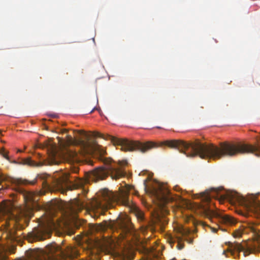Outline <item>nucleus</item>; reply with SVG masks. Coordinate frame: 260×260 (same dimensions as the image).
Instances as JSON below:
<instances>
[{
    "label": "nucleus",
    "instance_id": "1",
    "mask_svg": "<svg viewBox=\"0 0 260 260\" xmlns=\"http://www.w3.org/2000/svg\"><path fill=\"white\" fill-rule=\"evenodd\" d=\"M94 137L102 138L104 139H110L114 145L120 146V149L123 151H139L145 153L147 151L158 147L165 145L169 147L177 149L180 152L184 153L187 157L199 156V141L187 143L181 140H166L160 142L148 141L141 143L138 141H130L126 139H118L110 135L106 137L98 132L93 133Z\"/></svg>",
    "mask_w": 260,
    "mask_h": 260
},
{
    "label": "nucleus",
    "instance_id": "2",
    "mask_svg": "<svg viewBox=\"0 0 260 260\" xmlns=\"http://www.w3.org/2000/svg\"><path fill=\"white\" fill-rule=\"evenodd\" d=\"M133 190L135 192L134 193L136 194L134 186L126 184L124 186L119 188L117 193L105 189L102 191V197L100 199H93L89 202L88 208L94 212L102 214L104 210L113 207V204L116 203L127 207L131 211H136L138 218L142 220L143 213L137 210L135 205L129 199V195Z\"/></svg>",
    "mask_w": 260,
    "mask_h": 260
},
{
    "label": "nucleus",
    "instance_id": "3",
    "mask_svg": "<svg viewBox=\"0 0 260 260\" xmlns=\"http://www.w3.org/2000/svg\"><path fill=\"white\" fill-rule=\"evenodd\" d=\"M105 166L95 168L86 174L88 181L97 182L104 180L109 175L113 179H117L125 175V173L121 168L115 166L113 164V160L110 158L101 157Z\"/></svg>",
    "mask_w": 260,
    "mask_h": 260
},
{
    "label": "nucleus",
    "instance_id": "4",
    "mask_svg": "<svg viewBox=\"0 0 260 260\" xmlns=\"http://www.w3.org/2000/svg\"><path fill=\"white\" fill-rule=\"evenodd\" d=\"M219 189L218 188H212L206 190L205 192L200 193L201 198L203 201L206 203L205 205L200 206L201 212L205 217L211 219L213 217L218 218L221 223L227 225H232L236 223V220L233 217L228 215H221L217 211L212 210L208 205L212 198H216Z\"/></svg>",
    "mask_w": 260,
    "mask_h": 260
},
{
    "label": "nucleus",
    "instance_id": "5",
    "mask_svg": "<svg viewBox=\"0 0 260 260\" xmlns=\"http://www.w3.org/2000/svg\"><path fill=\"white\" fill-rule=\"evenodd\" d=\"M251 231L255 235V241L251 245H243L238 242H226L228 246V251L231 252L232 255H234V251H237L239 253L241 251L244 252V256H247L251 253L260 252V235L257 230L254 228H251Z\"/></svg>",
    "mask_w": 260,
    "mask_h": 260
},
{
    "label": "nucleus",
    "instance_id": "6",
    "mask_svg": "<svg viewBox=\"0 0 260 260\" xmlns=\"http://www.w3.org/2000/svg\"><path fill=\"white\" fill-rule=\"evenodd\" d=\"M39 224L41 226L40 229H37L31 234L34 240H43L45 238L44 236L48 234L52 228L55 226V221L50 215L42 216L40 219Z\"/></svg>",
    "mask_w": 260,
    "mask_h": 260
},
{
    "label": "nucleus",
    "instance_id": "7",
    "mask_svg": "<svg viewBox=\"0 0 260 260\" xmlns=\"http://www.w3.org/2000/svg\"><path fill=\"white\" fill-rule=\"evenodd\" d=\"M105 228H110L113 231L120 232V235L122 237L124 235L130 233L132 230V224L127 218H119L116 221L110 222L105 221Z\"/></svg>",
    "mask_w": 260,
    "mask_h": 260
},
{
    "label": "nucleus",
    "instance_id": "8",
    "mask_svg": "<svg viewBox=\"0 0 260 260\" xmlns=\"http://www.w3.org/2000/svg\"><path fill=\"white\" fill-rule=\"evenodd\" d=\"M71 182L69 177L67 175L61 178L56 179L52 186L48 183H46V185L51 191H60L64 193L67 190L72 189Z\"/></svg>",
    "mask_w": 260,
    "mask_h": 260
},
{
    "label": "nucleus",
    "instance_id": "9",
    "mask_svg": "<svg viewBox=\"0 0 260 260\" xmlns=\"http://www.w3.org/2000/svg\"><path fill=\"white\" fill-rule=\"evenodd\" d=\"M144 185L146 192L152 194L158 200L163 202H167L172 199L170 196V191L167 189H164L161 187L148 188L146 184V180H144Z\"/></svg>",
    "mask_w": 260,
    "mask_h": 260
},
{
    "label": "nucleus",
    "instance_id": "10",
    "mask_svg": "<svg viewBox=\"0 0 260 260\" xmlns=\"http://www.w3.org/2000/svg\"><path fill=\"white\" fill-rule=\"evenodd\" d=\"M233 200L239 205L244 206L256 212H260V202L256 199L247 200L242 195L236 193L233 195Z\"/></svg>",
    "mask_w": 260,
    "mask_h": 260
},
{
    "label": "nucleus",
    "instance_id": "11",
    "mask_svg": "<svg viewBox=\"0 0 260 260\" xmlns=\"http://www.w3.org/2000/svg\"><path fill=\"white\" fill-rule=\"evenodd\" d=\"M50 252L52 254L57 253V254L60 255L62 258L69 257L73 258L78 255V252L75 248L67 246L65 249H63L56 244L52 246Z\"/></svg>",
    "mask_w": 260,
    "mask_h": 260
},
{
    "label": "nucleus",
    "instance_id": "12",
    "mask_svg": "<svg viewBox=\"0 0 260 260\" xmlns=\"http://www.w3.org/2000/svg\"><path fill=\"white\" fill-rule=\"evenodd\" d=\"M24 225L16 221L14 222L12 227L8 225L5 228V231L3 233V236L10 240L11 241H14L21 234L17 233L18 231H21L24 229Z\"/></svg>",
    "mask_w": 260,
    "mask_h": 260
},
{
    "label": "nucleus",
    "instance_id": "13",
    "mask_svg": "<svg viewBox=\"0 0 260 260\" xmlns=\"http://www.w3.org/2000/svg\"><path fill=\"white\" fill-rule=\"evenodd\" d=\"M84 135L86 140L80 139L78 140V144L84 150L85 152L89 153L92 151H96L100 147L95 140H90L89 136L84 132L82 133Z\"/></svg>",
    "mask_w": 260,
    "mask_h": 260
},
{
    "label": "nucleus",
    "instance_id": "14",
    "mask_svg": "<svg viewBox=\"0 0 260 260\" xmlns=\"http://www.w3.org/2000/svg\"><path fill=\"white\" fill-rule=\"evenodd\" d=\"M62 157L64 161L70 164H78L82 161L83 154L71 149H66L62 152Z\"/></svg>",
    "mask_w": 260,
    "mask_h": 260
},
{
    "label": "nucleus",
    "instance_id": "15",
    "mask_svg": "<svg viewBox=\"0 0 260 260\" xmlns=\"http://www.w3.org/2000/svg\"><path fill=\"white\" fill-rule=\"evenodd\" d=\"M35 156L36 159L40 160L39 162L32 160L30 157H27L20 159L19 161L14 160L12 162L35 167H42L45 164V160L44 159H42V155L40 153H37L35 154Z\"/></svg>",
    "mask_w": 260,
    "mask_h": 260
},
{
    "label": "nucleus",
    "instance_id": "16",
    "mask_svg": "<svg viewBox=\"0 0 260 260\" xmlns=\"http://www.w3.org/2000/svg\"><path fill=\"white\" fill-rule=\"evenodd\" d=\"M19 260H51L50 257L43 251L30 250L27 252L25 258Z\"/></svg>",
    "mask_w": 260,
    "mask_h": 260
},
{
    "label": "nucleus",
    "instance_id": "17",
    "mask_svg": "<svg viewBox=\"0 0 260 260\" xmlns=\"http://www.w3.org/2000/svg\"><path fill=\"white\" fill-rule=\"evenodd\" d=\"M167 241L172 247L174 245V243L177 241V248L179 250L182 249L184 247V243L182 242V239L179 237H177L175 238L171 236H169L167 238Z\"/></svg>",
    "mask_w": 260,
    "mask_h": 260
},
{
    "label": "nucleus",
    "instance_id": "18",
    "mask_svg": "<svg viewBox=\"0 0 260 260\" xmlns=\"http://www.w3.org/2000/svg\"><path fill=\"white\" fill-rule=\"evenodd\" d=\"M168 220L165 216L157 214L153 219V222L155 225L159 226L161 229L165 228L168 223Z\"/></svg>",
    "mask_w": 260,
    "mask_h": 260
},
{
    "label": "nucleus",
    "instance_id": "19",
    "mask_svg": "<svg viewBox=\"0 0 260 260\" xmlns=\"http://www.w3.org/2000/svg\"><path fill=\"white\" fill-rule=\"evenodd\" d=\"M19 191L22 194L24 199L27 202H34L35 193L31 191H26L20 187H18Z\"/></svg>",
    "mask_w": 260,
    "mask_h": 260
},
{
    "label": "nucleus",
    "instance_id": "20",
    "mask_svg": "<svg viewBox=\"0 0 260 260\" xmlns=\"http://www.w3.org/2000/svg\"><path fill=\"white\" fill-rule=\"evenodd\" d=\"M12 182L13 184L18 186L20 185H26L27 184L34 185L36 183L35 180L30 181L22 178L13 179L12 180Z\"/></svg>",
    "mask_w": 260,
    "mask_h": 260
},
{
    "label": "nucleus",
    "instance_id": "21",
    "mask_svg": "<svg viewBox=\"0 0 260 260\" xmlns=\"http://www.w3.org/2000/svg\"><path fill=\"white\" fill-rule=\"evenodd\" d=\"M7 248L5 246L0 244V260H6Z\"/></svg>",
    "mask_w": 260,
    "mask_h": 260
},
{
    "label": "nucleus",
    "instance_id": "22",
    "mask_svg": "<svg viewBox=\"0 0 260 260\" xmlns=\"http://www.w3.org/2000/svg\"><path fill=\"white\" fill-rule=\"evenodd\" d=\"M190 232L189 231H183L181 232L182 235L185 238V240L186 242H187L189 244H192L193 243V239L191 238H187V236L188 234H189Z\"/></svg>",
    "mask_w": 260,
    "mask_h": 260
},
{
    "label": "nucleus",
    "instance_id": "23",
    "mask_svg": "<svg viewBox=\"0 0 260 260\" xmlns=\"http://www.w3.org/2000/svg\"><path fill=\"white\" fill-rule=\"evenodd\" d=\"M5 181V178L0 174V193H1V190H4L7 188V186L6 184H3L4 182Z\"/></svg>",
    "mask_w": 260,
    "mask_h": 260
},
{
    "label": "nucleus",
    "instance_id": "24",
    "mask_svg": "<svg viewBox=\"0 0 260 260\" xmlns=\"http://www.w3.org/2000/svg\"><path fill=\"white\" fill-rule=\"evenodd\" d=\"M0 154L3 155V156L8 160L11 161L8 155V152L5 151L4 148H2L1 149H0Z\"/></svg>",
    "mask_w": 260,
    "mask_h": 260
},
{
    "label": "nucleus",
    "instance_id": "25",
    "mask_svg": "<svg viewBox=\"0 0 260 260\" xmlns=\"http://www.w3.org/2000/svg\"><path fill=\"white\" fill-rule=\"evenodd\" d=\"M64 232L69 236L72 235L75 233L74 230L69 226H67L65 228Z\"/></svg>",
    "mask_w": 260,
    "mask_h": 260
},
{
    "label": "nucleus",
    "instance_id": "26",
    "mask_svg": "<svg viewBox=\"0 0 260 260\" xmlns=\"http://www.w3.org/2000/svg\"><path fill=\"white\" fill-rule=\"evenodd\" d=\"M242 234V231L241 230L238 229V230H236L233 233V236L235 238H238V237H241Z\"/></svg>",
    "mask_w": 260,
    "mask_h": 260
},
{
    "label": "nucleus",
    "instance_id": "27",
    "mask_svg": "<svg viewBox=\"0 0 260 260\" xmlns=\"http://www.w3.org/2000/svg\"><path fill=\"white\" fill-rule=\"evenodd\" d=\"M83 185V181L81 179L77 180L76 183L74 184V188H78L82 187Z\"/></svg>",
    "mask_w": 260,
    "mask_h": 260
},
{
    "label": "nucleus",
    "instance_id": "28",
    "mask_svg": "<svg viewBox=\"0 0 260 260\" xmlns=\"http://www.w3.org/2000/svg\"><path fill=\"white\" fill-rule=\"evenodd\" d=\"M122 257L124 260H132V258L130 256H125L124 255H123Z\"/></svg>",
    "mask_w": 260,
    "mask_h": 260
},
{
    "label": "nucleus",
    "instance_id": "29",
    "mask_svg": "<svg viewBox=\"0 0 260 260\" xmlns=\"http://www.w3.org/2000/svg\"><path fill=\"white\" fill-rule=\"evenodd\" d=\"M72 171L75 173H76L78 172V168L76 167H74L73 169H72Z\"/></svg>",
    "mask_w": 260,
    "mask_h": 260
},
{
    "label": "nucleus",
    "instance_id": "30",
    "mask_svg": "<svg viewBox=\"0 0 260 260\" xmlns=\"http://www.w3.org/2000/svg\"><path fill=\"white\" fill-rule=\"evenodd\" d=\"M127 162L126 161H123V162L119 161L118 165H126Z\"/></svg>",
    "mask_w": 260,
    "mask_h": 260
},
{
    "label": "nucleus",
    "instance_id": "31",
    "mask_svg": "<svg viewBox=\"0 0 260 260\" xmlns=\"http://www.w3.org/2000/svg\"><path fill=\"white\" fill-rule=\"evenodd\" d=\"M50 116L52 117H56L57 116L55 114H51Z\"/></svg>",
    "mask_w": 260,
    "mask_h": 260
},
{
    "label": "nucleus",
    "instance_id": "32",
    "mask_svg": "<svg viewBox=\"0 0 260 260\" xmlns=\"http://www.w3.org/2000/svg\"><path fill=\"white\" fill-rule=\"evenodd\" d=\"M175 190H176L177 191H178V190H178L179 187H177V186H175Z\"/></svg>",
    "mask_w": 260,
    "mask_h": 260
},
{
    "label": "nucleus",
    "instance_id": "33",
    "mask_svg": "<svg viewBox=\"0 0 260 260\" xmlns=\"http://www.w3.org/2000/svg\"><path fill=\"white\" fill-rule=\"evenodd\" d=\"M103 246L104 247L103 248H107L108 247V246L106 245H103Z\"/></svg>",
    "mask_w": 260,
    "mask_h": 260
},
{
    "label": "nucleus",
    "instance_id": "34",
    "mask_svg": "<svg viewBox=\"0 0 260 260\" xmlns=\"http://www.w3.org/2000/svg\"><path fill=\"white\" fill-rule=\"evenodd\" d=\"M104 153H105V152L104 151L103 152H101V154H104Z\"/></svg>",
    "mask_w": 260,
    "mask_h": 260
},
{
    "label": "nucleus",
    "instance_id": "35",
    "mask_svg": "<svg viewBox=\"0 0 260 260\" xmlns=\"http://www.w3.org/2000/svg\"><path fill=\"white\" fill-rule=\"evenodd\" d=\"M68 131L66 129H63V132H67Z\"/></svg>",
    "mask_w": 260,
    "mask_h": 260
},
{
    "label": "nucleus",
    "instance_id": "36",
    "mask_svg": "<svg viewBox=\"0 0 260 260\" xmlns=\"http://www.w3.org/2000/svg\"><path fill=\"white\" fill-rule=\"evenodd\" d=\"M3 136L2 134V131L0 130V136Z\"/></svg>",
    "mask_w": 260,
    "mask_h": 260
},
{
    "label": "nucleus",
    "instance_id": "37",
    "mask_svg": "<svg viewBox=\"0 0 260 260\" xmlns=\"http://www.w3.org/2000/svg\"><path fill=\"white\" fill-rule=\"evenodd\" d=\"M94 109H95V108H93V109L92 110V111L90 112V113H92V112L94 111Z\"/></svg>",
    "mask_w": 260,
    "mask_h": 260
},
{
    "label": "nucleus",
    "instance_id": "38",
    "mask_svg": "<svg viewBox=\"0 0 260 260\" xmlns=\"http://www.w3.org/2000/svg\"><path fill=\"white\" fill-rule=\"evenodd\" d=\"M213 230H214V232H215L216 231V230H215V229H213Z\"/></svg>",
    "mask_w": 260,
    "mask_h": 260
},
{
    "label": "nucleus",
    "instance_id": "39",
    "mask_svg": "<svg viewBox=\"0 0 260 260\" xmlns=\"http://www.w3.org/2000/svg\"><path fill=\"white\" fill-rule=\"evenodd\" d=\"M225 253V251H223V254H224Z\"/></svg>",
    "mask_w": 260,
    "mask_h": 260
},
{
    "label": "nucleus",
    "instance_id": "40",
    "mask_svg": "<svg viewBox=\"0 0 260 260\" xmlns=\"http://www.w3.org/2000/svg\"><path fill=\"white\" fill-rule=\"evenodd\" d=\"M1 142H3V143H4L5 142L3 141V140H1Z\"/></svg>",
    "mask_w": 260,
    "mask_h": 260
}]
</instances>
